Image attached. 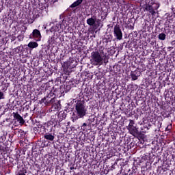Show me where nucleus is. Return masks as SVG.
<instances>
[{
  "label": "nucleus",
  "instance_id": "9",
  "mask_svg": "<svg viewBox=\"0 0 175 175\" xmlns=\"http://www.w3.org/2000/svg\"><path fill=\"white\" fill-rule=\"evenodd\" d=\"M61 29V25L60 24H56L51 27L50 29L51 32H59Z\"/></svg>",
  "mask_w": 175,
  "mask_h": 175
},
{
  "label": "nucleus",
  "instance_id": "13",
  "mask_svg": "<svg viewBox=\"0 0 175 175\" xmlns=\"http://www.w3.org/2000/svg\"><path fill=\"white\" fill-rule=\"evenodd\" d=\"M81 2H83V0H77L70 5V8H76L79 6V5L81 3Z\"/></svg>",
  "mask_w": 175,
  "mask_h": 175
},
{
  "label": "nucleus",
  "instance_id": "8",
  "mask_svg": "<svg viewBox=\"0 0 175 175\" xmlns=\"http://www.w3.org/2000/svg\"><path fill=\"white\" fill-rule=\"evenodd\" d=\"M14 114V118L21 125H23V124L25 122V120H24V118L20 116L18 113H13Z\"/></svg>",
  "mask_w": 175,
  "mask_h": 175
},
{
  "label": "nucleus",
  "instance_id": "12",
  "mask_svg": "<svg viewBox=\"0 0 175 175\" xmlns=\"http://www.w3.org/2000/svg\"><path fill=\"white\" fill-rule=\"evenodd\" d=\"M27 46L29 49H36L39 44L36 42H30Z\"/></svg>",
  "mask_w": 175,
  "mask_h": 175
},
{
  "label": "nucleus",
  "instance_id": "21",
  "mask_svg": "<svg viewBox=\"0 0 175 175\" xmlns=\"http://www.w3.org/2000/svg\"><path fill=\"white\" fill-rule=\"evenodd\" d=\"M49 43H50V41H49Z\"/></svg>",
  "mask_w": 175,
  "mask_h": 175
},
{
  "label": "nucleus",
  "instance_id": "3",
  "mask_svg": "<svg viewBox=\"0 0 175 175\" xmlns=\"http://www.w3.org/2000/svg\"><path fill=\"white\" fill-rule=\"evenodd\" d=\"M158 9H159V4L156 3H150L146 5L145 8V10L149 12L152 16H154L157 13L155 10H158Z\"/></svg>",
  "mask_w": 175,
  "mask_h": 175
},
{
  "label": "nucleus",
  "instance_id": "2",
  "mask_svg": "<svg viewBox=\"0 0 175 175\" xmlns=\"http://www.w3.org/2000/svg\"><path fill=\"white\" fill-rule=\"evenodd\" d=\"M77 116L78 118H83L87 114V108L81 103H77L75 107Z\"/></svg>",
  "mask_w": 175,
  "mask_h": 175
},
{
  "label": "nucleus",
  "instance_id": "17",
  "mask_svg": "<svg viewBox=\"0 0 175 175\" xmlns=\"http://www.w3.org/2000/svg\"><path fill=\"white\" fill-rule=\"evenodd\" d=\"M165 131H170V129H169V126L166 127Z\"/></svg>",
  "mask_w": 175,
  "mask_h": 175
},
{
  "label": "nucleus",
  "instance_id": "5",
  "mask_svg": "<svg viewBox=\"0 0 175 175\" xmlns=\"http://www.w3.org/2000/svg\"><path fill=\"white\" fill-rule=\"evenodd\" d=\"M37 39V42H40V39H42V34L40 33V31L38 29L33 30L31 35H30L29 39Z\"/></svg>",
  "mask_w": 175,
  "mask_h": 175
},
{
  "label": "nucleus",
  "instance_id": "1",
  "mask_svg": "<svg viewBox=\"0 0 175 175\" xmlns=\"http://www.w3.org/2000/svg\"><path fill=\"white\" fill-rule=\"evenodd\" d=\"M106 55H102V53L94 51L91 53L90 56V64L94 66H98V65H103L104 64H107L109 62L108 59H106Z\"/></svg>",
  "mask_w": 175,
  "mask_h": 175
},
{
  "label": "nucleus",
  "instance_id": "18",
  "mask_svg": "<svg viewBox=\"0 0 175 175\" xmlns=\"http://www.w3.org/2000/svg\"><path fill=\"white\" fill-rule=\"evenodd\" d=\"M83 126H87V124L86 123H83Z\"/></svg>",
  "mask_w": 175,
  "mask_h": 175
},
{
  "label": "nucleus",
  "instance_id": "19",
  "mask_svg": "<svg viewBox=\"0 0 175 175\" xmlns=\"http://www.w3.org/2000/svg\"><path fill=\"white\" fill-rule=\"evenodd\" d=\"M58 107H55V109H57Z\"/></svg>",
  "mask_w": 175,
  "mask_h": 175
},
{
  "label": "nucleus",
  "instance_id": "4",
  "mask_svg": "<svg viewBox=\"0 0 175 175\" xmlns=\"http://www.w3.org/2000/svg\"><path fill=\"white\" fill-rule=\"evenodd\" d=\"M133 125H135V121L130 120L129 124L127 126V129L131 135H136V133H137V129Z\"/></svg>",
  "mask_w": 175,
  "mask_h": 175
},
{
  "label": "nucleus",
  "instance_id": "15",
  "mask_svg": "<svg viewBox=\"0 0 175 175\" xmlns=\"http://www.w3.org/2000/svg\"><path fill=\"white\" fill-rule=\"evenodd\" d=\"M131 77L133 80H137L139 75H137L136 72H134L131 73Z\"/></svg>",
  "mask_w": 175,
  "mask_h": 175
},
{
  "label": "nucleus",
  "instance_id": "16",
  "mask_svg": "<svg viewBox=\"0 0 175 175\" xmlns=\"http://www.w3.org/2000/svg\"><path fill=\"white\" fill-rule=\"evenodd\" d=\"M3 99V93L2 92H0V100Z\"/></svg>",
  "mask_w": 175,
  "mask_h": 175
},
{
  "label": "nucleus",
  "instance_id": "7",
  "mask_svg": "<svg viewBox=\"0 0 175 175\" xmlns=\"http://www.w3.org/2000/svg\"><path fill=\"white\" fill-rule=\"evenodd\" d=\"M99 20H97L94 18H90L87 20V24L90 25V27H95V28H98L99 27Z\"/></svg>",
  "mask_w": 175,
  "mask_h": 175
},
{
  "label": "nucleus",
  "instance_id": "20",
  "mask_svg": "<svg viewBox=\"0 0 175 175\" xmlns=\"http://www.w3.org/2000/svg\"><path fill=\"white\" fill-rule=\"evenodd\" d=\"M92 32H94V31H92L91 32V33H92Z\"/></svg>",
  "mask_w": 175,
  "mask_h": 175
},
{
  "label": "nucleus",
  "instance_id": "14",
  "mask_svg": "<svg viewBox=\"0 0 175 175\" xmlns=\"http://www.w3.org/2000/svg\"><path fill=\"white\" fill-rule=\"evenodd\" d=\"M159 39L160 40H165L166 39V34L161 33L159 35Z\"/></svg>",
  "mask_w": 175,
  "mask_h": 175
},
{
  "label": "nucleus",
  "instance_id": "11",
  "mask_svg": "<svg viewBox=\"0 0 175 175\" xmlns=\"http://www.w3.org/2000/svg\"><path fill=\"white\" fill-rule=\"evenodd\" d=\"M42 103H44L45 105H49L50 103H54L55 102V98H51L49 101H47V98H42L41 100Z\"/></svg>",
  "mask_w": 175,
  "mask_h": 175
},
{
  "label": "nucleus",
  "instance_id": "6",
  "mask_svg": "<svg viewBox=\"0 0 175 175\" xmlns=\"http://www.w3.org/2000/svg\"><path fill=\"white\" fill-rule=\"evenodd\" d=\"M113 33H114V36H116V38L118 40H121V39H122V31H121V29H120L119 26L114 27Z\"/></svg>",
  "mask_w": 175,
  "mask_h": 175
},
{
  "label": "nucleus",
  "instance_id": "10",
  "mask_svg": "<svg viewBox=\"0 0 175 175\" xmlns=\"http://www.w3.org/2000/svg\"><path fill=\"white\" fill-rule=\"evenodd\" d=\"M44 137L46 140H49V142H53V140H54V138H55L54 135H53L50 133H45L44 135Z\"/></svg>",
  "mask_w": 175,
  "mask_h": 175
}]
</instances>
